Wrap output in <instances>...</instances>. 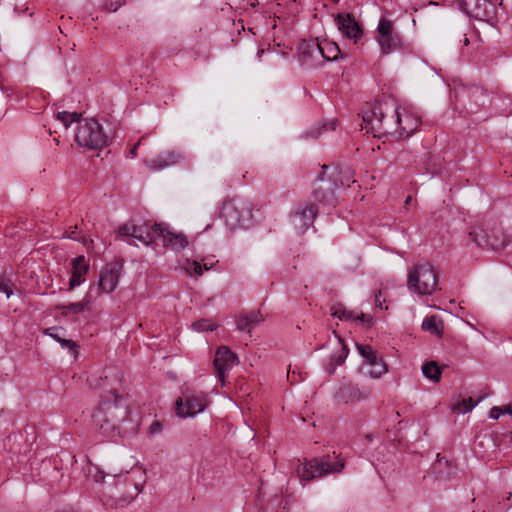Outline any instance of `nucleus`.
Instances as JSON below:
<instances>
[{
	"label": "nucleus",
	"instance_id": "obj_1",
	"mask_svg": "<svg viewBox=\"0 0 512 512\" xmlns=\"http://www.w3.org/2000/svg\"><path fill=\"white\" fill-rule=\"evenodd\" d=\"M121 386L118 375L100 377L95 388L100 390L99 407L92 414L94 425L106 436L114 437L121 434L120 425L128 419L129 409L119 395Z\"/></svg>",
	"mask_w": 512,
	"mask_h": 512
},
{
	"label": "nucleus",
	"instance_id": "obj_2",
	"mask_svg": "<svg viewBox=\"0 0 512 512\" xmlns=\"http://www.w3.org/2000/svg\"><path fill=\"white\" fill-rule=\"evenodd\" d=\"M392 106L385 102H375L367 104L362 113L361 129L367 133H372L374 137H382L383 135H394L395 123L393 122Z\"/></svg>",
	"mask_w": 512,
	"mask_h": 512
},
{
	"label": "nucleus",
	"instance_id": "obj_3",
	"mask_svg": "<svg viewBox=\"0 0 512 512\" xmlns=\"http://www.w3.org/2000/svg\"><path fill=\"white\" fill-rule=\"evenodd\" d=\"M220 216L230 230L248 228L253 223L252 204L244 198H232L222 204Z\"/></svg>",
	"mask_w": 512,
	"mask_h": 512
},
{
	"label": "nucleus",
	"instance_id": "obj_4",
	"mask_svg": "<svg viewBox=\"0 0 512 512\" xmlns=\"http://www.w3.org/2000/svg\"><path fill=\"white\" fill-rule=\"evenodd\" d=\"M75 141L80 147L97 150L108 146L110 137L96 119L90 118L79 122Z\"/></svg>",
	"mask_w": 512,
	"mask_h": 512
},
{
	"label": "nucleus",
	"instance_id": "obj_5",
	"mask_svg": "<svg viewBox=\"0 0 512 512\" xmlns=\"http://www.w3.org/2000/svg\"><path fill=\"white\" fill-rule=\"evenodd\" d=\"M438 273L430 263L415 265L408 274V289L421 295H431L437 288Z\"/></svg>",
	"mask_w": 512,
	"mask_h": 512
},
{
	"label": "nucleus",
	"instance_id": "obj_6",
	"mask_svg": "<svg viewBox=\"0 0 512 512\" xmlns=\"http://www.w3.org/2000/svg\"><path fill=\"white\" fill-rule=\"evenodd\" d=\"M344 468V461L337 456L323 455L307 461L298 473L304 480H312L330 473L341 472Z\"/></svg>",
	"mask_w": 512,
	"mask_h": 512
},
{
	"label": "nucleus",
	"instance_id": "obj_7",
	"mask_svg": "<svg viewBox=\"0 0 512 512\" xmlns=\"http://www.w3.org/2000/svg\"><path fill=\"white\" fill-rule=\"evenodd\" d=\"M377 41L383 54H389L402 44L401 35L397 32L393 21L382 17L377 25Z\"/></svg>",
	"mask_w": 512,
	"mask_h": 512
},
{
	"label": "nucleus",
	"instance_id": "obj_8",
	"mask_svg": "<svg viewBox=\"0 0 512 512\" xmlns=\"http://www.w3.org/2000/svg\"><path fill=\"white\" fill-rule=\"evenodd\" d=\"M116 233L119 236L129 238L127 243L131 245L134 244L131 239H136L148 246L157 238V233L153 232V226L149 227L147 224L136 225L131 222L120 225L117 228Z\"/></svg>",
	"mask_w": 512,
	"mask_h": 512
},
{
	"label": "nucleus",
	"instance_id": "obj_9",
	"mask_svg": "<svg viewBox=\"0 0 512 512\" xmlns=\"http://www.w3.org/2000/svg\"><path fill=\"white\" fill-rule=\"evenodd\" d=\"M123 269V261L116 260L111 263H108L100 272L99 282L96 288H93V291L96 290V294L99 295L100 292L111 293L115 290L118 285V280L121 275Z\"/></svg>",
	"mask_w": 512,
	"mask_h": 512
},
{
	"label": "nucleus",
	"instance_id": "obj_10",
	"mask_svg": "<svg viewBox=\"0 0 512 512\" xmlns=\"http://www.w3.org/2000/svg\"><path fill=\"white\" fill-rule=\"evenodd\" d=\"M395 133L399 137H409L419 126V118L406 108H395L392 113Z\"/></svg>",
	"mask_w": 512,
	"mask_h": 512
},
{
	"label": "nucleus",
	"instance_id": "obj_11",
	"mask_svg": "<svg viewBox=\"0 0 512 512\" xmlns=\"http://www.w3.org/2000/svg\"><path fill=\"white\" fill-rule=\"evenodd\" d=\"M205 398L202 395H195L184 392L176 400V412L179 417H193L205 409Z\"/></svg>",
	"mask_w": 512,
	"mask_h": 512
},
{
	"label": "nucleus",
	"instance_id": "obj_12",
	"mask_svg": "<svg viewBox=\"0 0 512 512\" xmlns=\"http://www.w3.org/2000/svg\"><path fill=\"white\" fill-rule=\"evenodd\" d=\"M469 237L478 247H488L492 250H502L507 246V236L502 231L487 234L484 230L472 231Z\"/></svg>",
	"mask_w": 512,
	"mask_h": 512
},
{
	"label": "nucleus",
	"instance_id": "obj_13",
	"mask_svg": "<svg viewBox=\"0 0 512 512\" xmlns=\"http://www.w3.org/2000/svg\"><path fill=\"white\" fill-rule=\"evenodd\" d=\"M213 363L217 378L224 383L229 370L238 363V357L227 346H220Z\"/></svg>",
	"mask_w": 512,
	"mask_h": 512
},
{
	"label": "nucleus",
	"instance_id": "obj_14",
	"mask_svg": "<svg viewBox=\"0 0 512 512\" xmlns=\"http://www.w3.org/2000/svg\"><path fill=\"white\" fill-rule=\"evenodd\" d=\"M318 209L313 203L298 206L292 214V223L299 233H304L314 222Z\"/></svg>",
	"mask_w": 512,
	"mask_h": 512
},
{
	"label": "nucleus",
	"instance_id": "obj_15",
	"mask_svg": "<svg viewBox=\"0 0 512 512\" xmlns=\"http://www.w3.org/2000/svg\"><path fill=\"white\" fill-rule=\"evenodd\" d=\"M153 232L157 233V237L161 238L163 245L174 251H179L188 246L187 237L181 232H174L161 224L153 225Z\"/></svg>",
	"mask_w": 512,
	"mask_h": 512
},
{
	"label": "nucleus",
	"instance_id": "obj_16",
	"mask_svg": "<svg viewBox=\"0 0 512 512\" xmlns=\"http://www.w3.org/2000/svg\"><path fill=\"white\" fill-rule=\"evenodd\" d=\"M335 23L339 29V31L347 38L354 39L355 42L358 41L363 35V30L361 25L356 21L355 17L350 14H337L335 18Z\"/></svg>",
	"mask_w": 512,
	"mask_h": 512
},
{
	"label": "nucleus",
	"instance_id": "obj_17",
	"mask_svg": "<svg viewBox=\"0 0 512 512\" xmlns=\"http://www.w3.org/2000/svg\"><path fill=\"white\" fill-rule=\"evenodd\" d=\"M305 53L309 54L310 57L312 58L316 57L317 55H321L324 59L328 61H334L338 59V56L341 53V51L338 45L334 42L312 41L307 45V51Z\"/></svg>",
	"mask_w": 512,
	"mask_h": 512
},
{
	"label": "nucleus",
	"instance_id": "obj_18",
	"mask_svg": "<svg viewBox=\"0 0 512 512\" xmlns=\"http://www.w3.org/2000/svg\"><path fill=\"white\" fill-rule=\"evenodd\" d=\"M184 159L183 154L178 150L161 152L155 159L146 162L149 169L160 171L175 165Z\"/></svg>",
	"mask_w": 512,
	"mask_h": 512
},
{
	"label": "nucleus",
	"instance_id": "obj_19",
	"mask_svg": "<svg viewBox=\"0 0 512 512\" xmlns=\"http://www.w3.org/2000/svg\"><path fill=\"white\" fill-rule=\"evenodd\" d=\"M334 187L335 184L330 181L320 185L315 184L312 193L313 199L324 206L335 207L337 199Z\"/></svg>",
	"mask_w": 512,
	"mask_h": 512
},
{
	"label": "nucleus",
	"instance_id": "obj_20",
	"mask_svg": "<svg viewBox=\"0 0 512 512\" xmlns=\"http://www.w3.org/2000/svg\"><path fill=\"white\" fill-rule=\"evenodd\" d=\"M89 265L84 256H78L72 260L71 277L69 279V290L79 286L83 276L87 273Z\"/></svg>",
	"mask_w": 512,
	"mask_h": 512
},
{
	"label": "nucleus",
	"instance_id": "obj_21",
	"mask_svg": "<svg viewBox=\"0 0 512 512\" xmlns=\"http://www.w3.org/2000/svg\"><path fill=\"white\" fill-rule=\"evenodd\" d=\"M93 298V288H90L88 293L85 295L82 301L69 304L57 305L56 309L61 312L62 315L66 316L69 313L80 314L89 309Z\"/></svg>",
	"mask_w": 512,
	"mask_h": 512
},
{
	"label": "nucleus",
	"instance_id": "obj_22",
	"mask_svg": "<svg viewBox=\"0 0 512 512\" xmlns=\"http://www.w3.org/2000/svg\"><path fill=\"white\" fill-rule=\"evenodd\" d=\"M368 391L362 390L355 385H344L340 388L338 397L343 399L346 403L353 400H362L367 398Z\"/></svg>",
	"mask_w": 512,
	"mask_h": 512
},
{
	"label": "nucleus",
	"instance_id": "obj_23",
	"mask_svg": "<svg viewBox=\"0 0 512 512\" xmlns=\"http://www.w3.org/2000/svg\"><path fill=\"white\" fill-rule=\"evenodd\" d=\"M434 473L439 479H449L456 474V466L445 459L444 457L439 458L433 466Z\"/></svg>",
	"mask_w": 512,
	"mask_h": 512
},
{
	"label": "nucleus",
	"instance_id": "obj_24",
	"mask_svg": "<svg viewBox=\"0 0 512 512\" xmlns=\"http://www.w3.org/2000/svg\"><path fill=\"white\" fill-rule=\"evenodd\" d=\"M477 10L481 15H472L475 19L490 21L494 18L496 7L493 3L488 0H480L477 3Z\"/></svg>",
	"mask_w": 512,
	"mask_h": 512
},
{
	"label": "nucleus",
	"instance_id": "obj_25",
	"mask_svg": "<svg viewBox=\"0 0 512 512\" xmlns=\"http://www.w3.org/2000/svg\"><path fill=\"white\" fill-rule=\"evenodd\" d=\"M485 396H480L477 401H474L472 397L464 398L455 402L452 406V410L458 414H464L472 411V409L481 402Z\"/></svg>",
	"mask_w": 512,
	"mask_h": 512
},
{
	"label": "nucleus",
	"instance_id": "obj_26",
	"mask_svg": "<svg viewBox=\"0 0 512 512\" xmlns=\"http://www.w3.org/2000/svg\"><path fill=\"white\" fill-rule=\"evenodd\" d=\"M423 375L432 380L433 382H439L442 369L435 361H429L422 365Z\"/></svg>",
	"mask_w": 512,
	"mask_h": 512
},
{
	"label": "nucleus",
	"instance_id": "obj_27",
	"mask_svg": "<svg viewBox=\"0 0 512 512\" xmlns=\"http://www.w3.org/2000/svg\"><path fill=\"white\" fill-rule=\"evenodd\" d=\"M422 328L433 335H436L438 337L442 336L443 325L442 322L436 316L426 317L423 320Z\"/></svg>",
	"mask_w": 512,
	"mask_h": 512
},
{
	"label": "nucleus",
	"instance_id": "obj_28",
	"mask_svg": "<svg viewBox=\"0 0 512 512\" xmlns=\"http://www.w3.org/2000/svg\"><path fill=\"white\" fill-rule=\"evenodd\" d=\"M343 321H358L360 322L364 327H370L372 326L373 319L370 315L364 314V313H357L352 310H345L344 319Z\"/></svg>",
	"mask_w": 512,
	"mask_h": 512
},
{
	"label": "nucleus",
	"instance_id": "obj_29",
	"mask_svg": "<svg viewBox=\"0 0 512 512\" xmlns=\"http://www.w3.org/2000/svg\"><path fill=\"white\" fill-rule=\"evenodd\" d=\"M367 374L372 378H380L387 372V366L381 357L374 359L369 365Z\"/></svg>",
	"mask_w": 512,
	"mask_h": 512
},
{
	"label": "nucleus",
	"instance_id": "obj_30",
	"mask_svg": "<svg viewBox=\"0 0 512 512\" xmlns=\"http://www.w3.org/2000/svg\"><path fill=\"white\" fill-rule=\"evenodd\" d=\"M467 93L477 106L485 105L487 92L486 90L483 89V87L478 85H472L471 87L468 88Z\"/></svg>",
	"mask_w": 512,
	"mask_h": 512
},
{
	"label": "nucleus",
	"instance_id": "obj_31",
	"mask_svg": "<svg viewBox=\"0 0 512 512\" xmlns=\"http://www.w3.org/2000/svg\"><path fill=\"white\" fill-rule=\"evenodd\" d=\"M58 328L50 327L45 330V334L56 339L63 348L69 349L71 352H76V344L72 340L63 339L58 335Z\"/></svg>",
	"mask_w": 512,
	"mask_h": 512
},
{
	"label": "nucleus",
	"instance_id": "obj_32",
	"mask_svg": "<svg viewBox=\"0 0 512 512\" xmlns=\"http://www.w3.org/2000/svg\"><path fill=\"white\" fill-rule=\"evenodd\" d=\"M356 349L364 359V364L369 365L374 359L378 357L377 353L370 345L356 344Z\"/></svg>",
	"mask_w": 512,
	"mask_h": 512
},
{
	"label": "nucleus",
	"instance_id": "obj_33",
	"mask_svg": "<svg viewBox=\"0 0 512 512\" xmlns=\"http://www.w3.org/2000/svg\"><path fill=\"white\" fill-rule=\"evenodd\" d=\"M480 0H457L460 9L465 12L467 15H481L479 10H477V3Z\"/></svg>",
	"mask_w": 512,
	"mask_h": 512
},
{
	"label": "nucleus",
	"instance_id": "obj_34",
	"mask_svg": "<svg viewBox=\"0 0 512 512\" xmlns=\"http://www.w3.org/2000/svg\"><path fill=\"white\" fill-rule=\"evenodd\" d=\"M56 118L64 125L65 128H68L73 122L78 121L79 114L76 112L70 113L62 111L57 113Z\"/></svg>",
	"mask_w": 512,
	"mask_h": 512
},
{
	"label": "nucleus",
	"instance_id": "obj_35",
	"mask_svg": "<svg viewBox=\"0 0 512 512\" xmlns=\"http://www.w3.org/2000/svg\"><path fill=\"white\" fill-rule=\"evenodd\" d=\"M191 327L193 330L197 332H205V331H213L216 329V324H214L211 320L208 319H201L198 321H195L191 324Z\"/></svg>",
	"mask_w": 512,
	"mask_h": 512
},
{
	"label": "nucleus",
	"instance_id": "obj_36",
	"mask_svg": "<svg viewBox=\"0 0 512 512\" xmlns=\"http://www.w3.org/2000/svg\"><path fill=\"white\" fill-rule=\"evenodd\" d=\"M185 270L191 276H201L203 273V267L198 261H187Z\"/></svg>",
	"mask_w": 512,
	"mask_h": 512
},
{
	"label": "nucleus",
	"instance_id": "obj_37",
	"mask_svg": "<svg viewBox=\"0 0 512 512\" xmlns=\"http://www.w3.org/2000/svg\"><path fill=\"white\" fill-rule=\"evenodd\" d=\"M236 325H237V330H239V331L248 332V333H251V331H252L246 313L241 314L237 317Z\"/></svg>",
	"mask_w": 512,
	"mask_h": 512
},
{
	"label": "nucleus",
	"instance_id": "obj_38",
	"mask_svg": "<svg viewBox=\"0 0 512 512\" xmlns=\"http://www.w3.org/2000/svg\"><path fill=\"white\" fill-rule=\"evenodd\" d=\"M348 352H349L348 348L344 344L341 343L340 352L337 355L331 356V361L333 362L334 366L341 365L345 361L346 357L348 356Z\"/></svg>",
	"mask_w": 512,
	"mask_h": 512
},
{
	"label": "nucleus",
	"instance_id": "obj_39",
	"mask_svg": "<svg viewBox=\"0 0 512 512\" xmlns=\"http://www.w3.org/2000/svg\"><path fill=\"white\" fill-rule=\"evenodd\" d=\"M14 284L7 278L0 276V292L6 294V297L9 298L13 295Z\"/></svg>",
	"mask_w": 512,
	"mask_h": 512
},
{
	"label": "nucleus",
	"instance_id": "obj_40",
	"mask_svg": "<svg viewBox=\"0 0 512 512\" xmlns=\"http://www.w3.org/2000/svg\"><path fill=\"white\" fill-rule=\"evenodd\" d=\"M251 329L259 325L263 320V316L260 311H250L246 313Z\"/></svg>",
	"mask_w": 512,
	"mask_h": 512
},
{
	"label": "nucleus",
	"instance_id": "obj_41",
	"mask_svg": "<svg viewBox=\"0 0 512 512\" xmlns=\"http://www.w3.org/2000/svg\"><path fill=\"white\" fill-rule=\"evenodd\" d=\"M337 126L336 120H331L329 123L323 124L321 128H317L316 130H311L307 134L310 135L312 138L316 139L320 136L322 129H329V130H335Z\"/></svg>",
	"mask_w": 512,
	"mask_h": 512
},
{
	"label": "nucleus",
	"instance_id": "obj_42",
	"mask_svg": "<svg viewBox=\"0 0 512 512\" xmlns=\"http://www.w3.org/2000/svg\"><path fill=\"white\" fill-rule=\"evenodd\" d=\"M124 3V0H104V8L109 12H116Z\"/></svg>",
	"mask_w": 512,
	"mask_h": 512
},
{
	"label": "nucleus",
	"instance_id": "obj_43",
	"mask_svg": "<svg viewBox=\"0 0 512 512\" xmlns=\"http://www.w3.org/2000/svg\"><path fill=\"white\" fill-rule=\"evenodd\" d=\"M505 413H512V409L510 407H506L503 409L501 407L495 406L490 411V418L497 420L502 414Z\"/></svg>",
	"mask_w": 512,
	"mask_h": 512
},
{
	"label": "nucleus",
	"instance_id": "obj_44",
	"mask_svg": "<svg viewBox=\"0 0 512 512\" xmlns=\"http://www.w3.org/2000/svg\"><path fill=\"white\" fill-rule=\"evenodd\" d=\"M345 310H346V308L343 305H341V304H339L337 306H333L332 307V316L333 317H337L341 321H343Z\"/></svg>",
	"mask_w": 512,
	"mask_h": 512
},
{
	"label": "nucleus",
	"instance_id": "obj_45",
	"mask_svg": "<svg viewBox=\"0 0 512 512\" xmlns=\"http://www.w3.org/2000/svg\"><path fill=\"white\" fill-rule=\"evenodd\" d=\"M66 237L72 240H78L77 226L71 227L70 230L66 232Z\"/></svg>",
	"mask_w": 512,
	"mask_h": 512
},
{
	"label": "nucleus",
	"instance_id": "obj_46",
	"mask_svg": "<svg viewBox=\"0 0 512 512\" xmlns=\"http://www.w3.org/2000/svg\"><path fill=\"white\" fill-rule=\"evenodd\" d=\"M161 430H162V427H161V424L158 421H154L150 425V433L151 434L159 433V432H161Z\"/></svg>",
	"mask_w": 512,
	"mask_h": 512
},
{
	"label": "nucleus",
	"instance_id": "obj_47",
	"mask_svg": "<svg viewBox=\"0 0 512 512\" xmlns=\"http://www.w3.org/2000/svg\"><path fill=\"white\" fill-rule=\"evenodd\" d=\"M77 241H80L85 247H87L88 249L90 248V246L93 244V240L92 239H89L85 236H78V240Z\"/></svg>",
	"mask_w": 512,
	"mask_h": 512
},
{
	"label": "nucleus",
	"instance_id": "obj_48",
	"mask_svg": "<svg viewBox=\"0 0 512 512\" xmlns=\"http://www.w3.org/2000/svg\"><path fill=\"white\" fill-rule=\"evenodd\" d=\"M141 143V140H139L131 149H130V152H129V157L133 158L136 156L137 154V148L138 146L140 145Z\"/></svg>",
	"mask_w": 512,
	"mask_h": 512
},
{
	"label": "nucleus",
	"instance_id": "obj_49",
	"mask_svg": "<svg viewBox=\"0 0 512 512\" xmlns=\"http://www.w3.org/2000/svg\"><path fill=\"white\" fill-rule=\"evenodd\" d=\"M104 474L102 472H97V474L94 476V479L96 482H101L104 479Z\"/></svg>",
	"mask_w": 512,
	"mask_h": 512
},
{
	"label": "nucleus",
	"instance_id": "obj_50",
	"mask_svg": "<svg viewBox=\"0 0 512 512\" xmlns=\"http://www.w3.org/2000/svg\"><path fill=\"white\" fill-rule=\"evenodd\" d=\"M379 294H381V292H380V291H379ZM379 296H380V295H375V299H376L377 305H378L380 308H382V303L380 302Z\"/></svg>",
	"mask_w": 512,
	"mask_h": 512
},
{
	"label": "nucleus",
	"instance_id": "obj_51",
	"mask_svg": "<svg viewBox=\"0 0 512 512\" xmlns=\"http://www.w3.org/2000/svg\"><path fill=\"white\" fill-rule=\"evenodd\" d=\"M264 52H265L264 49H259L257 51V56L260 58Z\"/></svg>",
	"mask_w": 512,
	"mask_h": 512
},
{
	"label": "nucleus",
	"instance_id": "obj_52",
	"mask_svg": "<svg viewBox=\"0 0 512 512\" xmlns=\"http://www.w3.org/2000/svg\"><path fill=\"white\" fill-rule=\"evenodd\" d=\"M411 200H412V197H411V196H408V197L406 198V200H405V205H409V204H410V202H411Z\"/></svg>",
	"mask_w": 512,
	"mask_h": 512
},
{
	"label": "nucleus",
	"instance_id": "obj_53",
	"mask_svg": "<svg viewBox=\"0 0 512 512\" xmlns=\"http://www.w3.org/2000/svg\"><path fill=\"white\" fill-rule=\"evenodd\" d=\"M317 180H318L319 182H323L322 174H319V176H318Z\"/></svg>",
	"mask_w": 512,
	"mask_h": 512
},
{
	"label": "nucleus",
	"instance_id": "obj_54",
	"mask_svg": "<svg viewBox=\"0 0 512 512\" xmlns=\"http://www.w3.org/2000/svg\"><path fill=\"white\" fill-rule=\"evenodd\" d=\"M210 268H211V266H208V264H206V263L204 264V269L208 270Z\"/></svg>",
	"mask_w": 512,
	"mask_h": 512
},
{
	"label": "nucleus",
	"instance_id": "obj_55",
	"mask_svg": "<svg viewBox=\"0 0 512 512\" xmlns=\"http://www.w3.org/2000/svg\"><path fill=\"white\" fill-rule=\"evenodd\" d=\"M464 43H465V44H468V43H469V40H468L467 38H465Z\"/></svg>",
	"mask_w": 512,
	"mask_h": 512
}]
</instances>
